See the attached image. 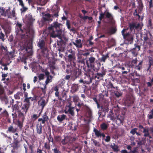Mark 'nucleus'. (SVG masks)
<instances>
[{"instance_id":"obj_51","label":"nucleus","mask_w":153,"mask_h":153,"mask_svg":"<svg viewBox=\"0 0 153 153\" xmlns=\"http://www.w3.org/2000/svg\"><path fill=\"white\" fill-rule=\"evenodd\" d=\"M68 59L70 61H73L74 59V55L72 54H69L68 56Z\"/></svg>"},{"instance_id":"obj_41","label":"nucleus","mask_w":153,"mask_h":153,"mask_svg":"<svg viewBox=\"0 0 153 153\" xmlns=\"http://www.w3.org/2000/svg\"><path fill=\"white\" fill-rule=\"evenodd\" d=\"M52 77L51 75L50 76L47 77L46 80L45 82V85H46L49 83L51 82Z\"/></svg>"},{"instance_id":"obj_21","label":"nucleus","mask_w":153,"mask_h":153,"mask_svg":"<svg viewBox=\"0 0 153 153\" xmlns=\"http://www.w3.org/2000/svg\"><path fill=\"white\" fill-rule=\"evenodd\" d=\"M71 104L70 103L69 105L67 106V107L68 108V112L70 114L71 116H74V107H71Z\"/></svg>"},{"instance_id":"obj_25","label":"nucleus","mask_w":153,"mask_h":153,"mask_svg":"<svg viewBox=\"0 0 153 153\" xmlns=\"http://www.w3.org/2000/svg\"><path fill=\"white\" fill-rule=\"evenodd\" d=\"M109 53H108L105 55H102V57L99 59L100 62H105L106 60L109 58Z\"/></svg>"},{"instance_id":"obj_57","label":"nucleus","mask_w":153,"mask_h":153,"mask_svg":"<svg viewBox=\"0 0 153 153\" xmlns=\"http://www.w3.org/2000/svg\"><path fill=\"white\" fill-rule=\"evenodd\" d=\"M40 3L41 5H44L47 2V0H38Z\"/></svg>"},{"instance_id":"obj_60","label":"nucleus","mask_w":153,"mask_h":153,"mask_svg":"<svg viewBox=\"0 0 153 153\" xmlns=\"http://www.w3.org/2000/svg\"><path fill=\"white\" fill-rule=\"evenodd\" d=\"M28 146L30 150V153H35L34 151L33 146L31 144L29 145Z\"/></svg>"},{"instance_id":"obj_62","label":"nucleus","mask_w":153,"mask_h":153,"mask_svg":"<svg viewBox=\"0 0 153 153\" xmlns=\"http://www.w3.org/2000/svg\"><path fill=\"white\" fill-rule=\"evenodd\" d=\"M64 79L66 80H71L72 81L71 79V75H67L65 77Z\"/></svg>"},{"instance_id":"obj_1","label":"nucleus","mask_w":153,"mask_h":153,"mask_svg":"<svg viewBox=\"0 0 153 153\" xmlns=\"http://www.w3.org/2000/svg\"><path fill=\"white\" fill-rule=\"evenodd\" d=\"M22 26L21 24L17 22L16 25L15 32L18 40L26 46L29 42V38L26 30L25 28L22 29Z\"/></svg>"},{"instance_id":"obj_20","label":"nucleus","mask_w":153,"mask_h":153,"mask_svg":"<svg viewBox=\"0 0 153 153\" xmlns=\"http://www.w3.org/2000/svg\"><path fill=\"white\" fill-rule=\"evenodd\" d=\"M124 121V119L123 117L121 116L118 115L116 118V123L118 126L121 125H123V123Z\"/></svg>"},{"instance_id":"obj_2","label":"nucleus","mask_w":153,"mask_h":153,"mask_svg":"<svg viewBox=\"0 0 153 153\" xmlns=\"http://www.w3.org/2000/svg\"><path fill=\"white\" fill-rule=\"evenodd\" d=\"M62 26L61 24L55 22L48 27V29L50 37L53 38L60 37L62 32L61 27Z\"/></svg>"},{"instance_id":"obj_61","label":"nucleus","mask_w":153,"mask_h":153,"mask_svg":"<svg viewBox=\"0 0 153 153\" xmlns=\"http://www.w3.org/2000/svg\"><path fill=\"white\" fill-rule=\"evenodd\" d=\"M22 8L20 10L22 12H25L27 10V8L25 7V5L22 6Z\"/></svg>"},{"instance_id":"obj_63","label":"nucleus","mask_w":153,"mask_h":153,"mask_svg":"<svg viewBox=\"0 0 153 153\" xmlns=\"http://www.w3.org/2000/svg\"><path fill=\"white\" fill-rule=\"evenodd\" d=\"M42 71L45 73V75L47 77L50 76V73L47 69H45L44 71Z\"/></svg>"},{"instance_id":"obj_55","label":"nucleus","mask_w":153,"mask_h":153,"mask_svg":"<svg viewBox=\"0 0 153 153\" xmlns=\"http://www.w3.org/2000/svg\"><path fill=\"white\" fill-rule=\"evenodd\" d=\"M116 27H111L110 33L111 34L114 33L117 31Z\"/></svg>"},{"instance_id":"obj_31","label":"nucleus","mask_w":153,"mask_h":153,"mask_svg":"<svg viewBox=\"0 0 153 153\" xmlns=\"http://www.w3.org/2000/svg\"><path fill=\"white\" fill-rule=\"evenodd\" d=\"M42 111H40L38 114H34L31 116V120L33 121H35L39 117Z\"/></svg>"},{"instance_id":"obj_23","label":"nucleus","mask_w":153,"mask_h":153,"mask_svg":"<svg viewBox=\"0 0 153 153\" xmlns=\"http://www.w3.org/2000/svg\"><path fill=\"white\" fill-rule=\"evenodd\" d=\"M97 72V73L95 74L94 78L96 81H98L101 80L104 75L101 73L98 72V71Z\"/></svg>"},{"instance_id":"obj_27","label":"nucleus","mask_w":153,"mask_h":153,"mask_svg":"<svg viewBox=\"0 0 153 153\" xmlns=\"http://www.w3.org/2000/svg\"><path fill=\"white\" fill-rule=\"evenodd\" d=\"M47 102H46L44 99H41L38 102V105L42 106V109H43L46 105Z\"/></svg>"},{"instance_id":"obj_52","label":"nucleus","mask_w":153,"mask_h":153,"mask_svg":"<svg viewBox=\"0 0 153 153\" xmlns=\"http://www.w3.org/2000/svg\"><path fill=\"white\" fill-rule=\"evenodd\" d=\"M10 11V9H8L5 10L3 12L1 13V15L3 16H7V14L8 11Z\"/></svg>"},{"instance_id":"obj_46","label":"nucleus","mask_w":153,"mask_h":153,"mask_svg":"<svg viewBox=\"0 0 153 153\" xmlns=\"http://www.w3.org/2000/svg\"><path fill=\"white\" fill-rule=\"evenodd\" d=\"M73 101L75 102H78L79 100V98L76 95H75L72 97Z\"/></svg>"},{"instance_id":"obj_38","label":"nucleus","mask_w":153,"mask_h":153,"mask_svg":"<svg viewBox=\"0 0 153 153\" xmlns=\"http://www.w3.org/2000/svg\"><path fill=\"white\" fill-rule=\"evenodd\" d=\"M19 143V141L17 140H16L14 141V143L12 146L14 149H17L18 147V144Z\"/></svg>"},{"instance_id":"obj_12","label":"nucleus","mask_w":153,"mask_h":153,"mask_svg":"<svg viewBox=\"0 0 153 153\" xmlns=\"http://www.w3.org/2000/svg\"><path fill=\"white\" fill-rule=\"evenodd\" d=\"M148 67L147 69V71H151V67L153 66V58L152 57L149 56L148 57Z\"/></svg>"},{"instance_id":"obj_34","label":"nucleus","mask_w":153,"mask_h":153,"mask_svg":"<svg viewBox=\"0 0 153 153\" xmlns=\"http://www.w3.org/2000/svg\"><path fill=\"white\" fill-rule=\"evenodd\" d=\"M111 148L113 149V151L115 152H117L119 151L118 147L117 145H115L114 143L111 146Z\"/></svg>"},{"instance_id":"obj_15","label":"nucleus","mask_w":153,"mask_h":153,"mask_svg":"<svg viewBox=\"0 0 153 153\" xmlns=\"http://www.w3.org/2000/svg\"><path fill=\"white\" fill-rule=\"evenodd\" d=\"M67 68L66 70V72L68 74L71 73V74L75 69L76 68L74 66H73L71 65H67Z\"/></svg>"},{"instance_id":"obj_43","label":"nucleus","mask_w":153,"mask_h":153,"mask_svg":"<svg viewBox=\"0 0 153 153\" xmlns=\"http://www.w3.org/2000/svg\"><path fill=\"white\" fill-rule=\"evenodd\" d=\"M2 115L6 118H7L9 116V114L6 109H4L3 111L1 113Z\"/></svg>"},{"instance_id":"obj_40","label":"nucleus","mask_w":153,"mask_h":153,"mask_svg":"<svg viewBox=\"0 0 153 153\" xmlns=\"http://www.w3.org/2000/svg\"><path fill=\"white\" fill-rule=\"evenodd\" d=\"M100 127L102 130H105L107 129L108 126L105 123H104L101 125Z\"/></svg>"},{"instance_id":"obj_33","label":"nucleus","mask_w":153,"mask_h":153,"mask_svg":"<svg viewBox=\"0 0 153 153\" xmlns=\"http://www.w3.org/2000/svg\"><path fill=\"white\" fill-rule=\"evenodd\" d=\"M139 6V9L141 11L144 7L142 0H137Z\"/></svg>"},{"instance_id":"obj_45","label":"nucleus","mask_w":153,"mask_h":153,"mask_svg":"<svg viewBox=\"0 0 153 153\" xmlns=\"http://www.w3.org/2000/svg\"><path fill=\"white\" fill-rule=\"evenodd\" d=\"M101 109H102V111L105 112H108V111L109 108L108 106L106 105L105 107L101 106Z\"/></svg>"},{"instance_id":"obj_8","label":"nucleus","mask_w":153,"mask_h":153,"mask_svg":"<svg viewBox=\"0 0 153 153\" xmlns=\"http://www.w3.org/2000/svg\"><path fill=\"white\" fill-rule=\"evenodd\" d=\"M124 103L128 106H131L134 102V99L131 95L127 94L124 98Z\"/></svg>"},{"instance_id":"obj_28","label":"nucleus","mask_w":153,"mask_h":153,"mask_svg":"<svg viewBox=\"0 0 153 153\" xmlns=\"http://www.w3.org/2000/svg\"><path fill=\"white\" fill-rule=\"evenodd\" d=\"M17 129L16 128H14L13 126L10 125L8 127L7 132V133L9 132L14 133L17 131Z\"/></svg>"},{"instance_id":"obj_9","label":"nucleus","mask_w":153,"mask_h":153,"mask_svg":"<svg viewBox=\"0 0 153 153\" xmlns=\"http://www.w3.org/2000/svg\"><path fill=\"white\" fill-rule=\"evenodd\" d=\"M81 71L76 68L71 74V79L74 81L77 78L79 77L81 74Z\"/></svg>"},{"instance_id":"obj_14","label":"nucleus","mask_w":153,"mask_h":153,"mask_svg":"<svg viewBox=\"0 0 153 153\" xmlns=\"http://www.w3.org/2000/svg\"><path fill=\"white\" fill-rule=\"evenodd\" d=\"M124 39H126L131 44L132 43L133 40V36L131 34H130L129 33H126V35Z\"/></svg>"},{"instance_id":"obj_4","label":"nucleus","mask_w":153,"mask_h":153,"mask_svg":"<svg viewBox=\"0 0 153 153\" xmlns=\"http://www.w3.org/2000/svg\"><path fill=\"white\" fill-rule=\"evenodd\" d=\"M37 45L41 50V52L44 56H47L48 54V50L47 44L43 39L39 40L37 43Z\"/></svg>"},{"instance_id":"obj_32","label":"nucleus","mask_w":153,"mask_h":153,"mask_svg":"<svg viewBox=\"0 0 153 153\" xmlns=\"http://www.w3.org/2000/svg\"><path fill=\"white\" fill-rule=\"evenodd\" d=\"M15 11L14 9L12 11V12H10V11H8L7 16L8 18H13L15 17Z\"/></svg>"},{"instance_id":"obj_56","label":"nucleus","mask_w":153,"mask_h":153,"mask_svg":"<svg viewBox=\"0 0 153 153\" xmlns=\"http://www.w3.org/2000/svg\"><path fill=\"white\" fill-rule=\"evenodd\" d=\"M114 95L117 97H119L122 94L118 92L117 91H114Z\"/></svg>"},{"instance_id":"obj_50","label":"nucleus","mask_w":153,"mask_h":153,"mask_svg":"<svg viewBox=\"0 0 153 153\" xmlns=\"http://www.w3.org/2000/svg\"><path fill=\"white\" fill-rule=\"evenodd\" d=\"M46 88L47 87L46 85H45L44 88H41L42 92L44 95H45L46 94Z\"/></svg>"},{"instance_id":"obj_59","label":"nucleus","mask_w":153,"mask_h":153,"mask_svg":"<svg viewBox=\"0 0 153 153\" xmlns=\"http://www.w3.org/2000/svg\"><path fill=\"white\" fill-rule=\"evenodd\" d=\"M52 150L53 153H61V152L56 147H55Z\"/></svg>"},{"instance_id":"obj_30","label":"nucleus","mask_w":153,"mask_h":153,"mask_svg":"<svg viewBox=\"0 0 153 153\" xmlns=\"http://www.w3.org/2000/svg\"><path fill=\"white\" fill-rule=\"evenodd\" d=\"M93 132L94 133L95 136L97 137H101V135L102 133L101 130H98L97 129L94 128L93 129Z\"/></svg>"},{"instance_id":"obj_35","label":"nucleus","mask_w":153,"mask_h":153,"mask_svg":"<svg viewBox=\"0 0 153 153\" xmlns=\"http://www.w3.org/2000/svg\"><path fill=\"white\" fill-rule=\"evenodd\" d=\"M143 132L144 133V136L145 137H147L149 134L148 128L144 129Z\"/></svg>"},{"instance_id":"obj_26","label":"nucleus","mask_w":153,"mask_h":153,"mask_svg":"<svg viewBox=\"0 0 153 153\" xmlns=\"http://www.w3.org/2000/svg\"><path fill=\"white\" fill-rule=\"evenodd\" d=\"M70 137L69 136H67L62 140L61 141V143L62 144L65 145L67 144L70 141Z\"/></svg>"},{"instance_id":"obj_19","label":"nucleus","mask_w":153,"mask_h":153,"mask_svg":"<svg viewBox=\"0 0 153 153\" xmlns=\"http://www.w3.org/2000/svg\"><path fill=\"white\" fill-rule=\"evenodd\" d=\"M67 117L64 114L59 115L57 117V120L60 123H62L65 119L67 120Z\"/></svg>"},{"instance_id":"obj_42","label":"nucleus","mask_w":153,"mask_h":153,"mask_svg":"<svg viewBox=\"0 0 153 153\" xmlns=\"http://www.w3.org/2000/svg\"><path fill=\"white\" fill-rule=\"evenodd\" d=\"M54 138L56 142H61L62 138L60 136H56L54 137Z\"/></svg>"},{"instance_id":"obj_54","label":"nucleus","mask_w":153,"mask_h":153,"mask_svg":"<svg viewBox=\"0 0 153 153\" xmlns=\"http://www.w3.org/2000/svg\"><path fill=\"white\" fill-rule=\"evenodd\" d=\"M106 70L105 69L104 67H102L101 68V69L100 70V73H101V74L105 76L106 74Z\"/></svg>"},{"instance_id":"obj_6","label":"nucleus","mask_w":153,"mask_h":153,"mask_svg":"<svg viewBox=\"0 0 153 153\" xmlns=\"http://www.w3.org/2000/svg\"><path fill=\"white\" fill-rule=\"evenodd\" d=\"M100 16H99V19L100 20L102 19L104 17L105 15V18L108 19V22L110 24L113 23V21L114 20V18L112 14L108 12H107L105 14V13L101 12L100 14Z\"/></svg>"},{"instance_id":"obj_3","label":"nucleus","mask_w":153,"mask_h":153,"mask_svg":"<svg viewBox=\"0 0 153 153\" xmlns=\"http://www.w3.org/2000/svg\"><path fill=\"white\" fill-rule=\"evenodd\" d=\"M95 58L92 56L86 60V63L88 68H91L94 71L97 72L99 70L101 64L100 63L99 64H97V66L96 67L95 65Z\"/></svg>"},{"instance_id":"obj_16","label":"nucleus","mask_w":153,"mask_h":153,"mask_svg":"<svg viewBox=\"0 0 153 153\" xmlns=\"http://www.w3.org/2000/svg\"><path fill=\"white\" fill-rule=\"evenodd\" d=\"M29 104L24 103L21 106V112L26 114L30 107Z\"/></svg>"},{"instance_id":"obj_53","label":"nucleus","mask_w":153,"mask_h":153,"mask_svg":"<svg viewBox=\"0 0 153 153\" xmlns=\"http://www.w3.org/2000/svg\"><path fill=\"white\" fill-rule=\"evenodd\" d=\"M137 128H135L132 129L131 131H130V133L132 134V135H134L137 132Z\"/></svg>"},{"instance_id":"obj_18","label":"nucleus","mask_w":153,"mask_h":153,"mask_svg":"<svg viewBox=\"0 0 153 153\" xmlns=\"http://www.w3.org/2000/svg\"><path fill=\"white\" fill-rule=\"evenodd\" d=\"M22 105V103L20 101H17L16 102V103L13 105V108L14 109L17 111H19L20 108L21 107Z\"/></svg>"},{"instance_id":"obj_17","label":"nucleus","mask_w":153,"mask_h":153,"mask_svg":"<svg viewBox=\"0 0 153 153\" xmlns=\"http://www.w3.org/2000/svg\"><path fill=\"white\" fill-rule=\"evenodd\" d=\"M74 45L78 48H82L83 45L82 41L80 39H78L75 40V42H73Z\"/></svg>"},{"instance_id":"obj_36","label":"nucleus","mask_w":153,"mask_h":153,"mask_svg":"<svg viewBox=\"0 0 153 153\" xmlns=\"http://www.w3.org/2000/svg\"><path fill=\"white\" fill-rule=\"evenodd\" d=\"M147 117L149 120L153 119V108L151 109L147 115Z\"/></svg>"},{"instance_id":"obj_10","label":"nucleus","mask_w":153,"mask_h":153,"mask_svg":"<svg viewBox=\"0 0 153 153\" xmlns=\"http://www.w3.org/2000/svg\"><path fill=\"white\" fill-rule=\"evenodd\" d=\"M119 68L123 71H122V72L123 74H127V73L130 71L131 69L130 68H129V65H122L121 66L120 65L119 67Z\"/></svg>"},{"instance_id":"obj_49","label":"nucleus","mask_w":153,"mask_h":153,"mask_svg":"<svg viewBox=\"0 0 153 153\" xmlns=\"http://www.w3.org/2000/svg\"><path fill=\"white\" fill-rule=\"evenodd\" d=\"M4 35L1 31L0 32V39H1L2 41H4L5 40Z\"/></svg>"},{"instance_id":"obj_39","label":"nucleus","mask_w":153,"mask_h":153,"mask_svg":"<svg viewBox=\"0 0 153 153\" xmlns=\"http://www.w3.org/2000/svg\"><path fill=\"white\" fill-rule=\"evenodd\" d=\"M44 148L47 150L49 151L50 149L51 146L50 145V143L49 142H45L44 143Z\"/></svg>"},{"instance_id":"obj_58","label":"nucleus","mask_w":153,"mask_h":153,"mask_svg":"<svg viewBox=\"0 0 153 153\" xmlns=\"http://www.w3.org/2000/svg\"><path fill=\"white\" fill-rule=\"evenodd\" d=\"M45 75L43 74H40L38 78L39 80L43 79L44 78Z\"/></svg>"},{"instance_id":"obj_11","label":"nucleus","mask_w":153,"mask_h":153,"mask_svg":"<svg viewBox=\"0 0 153 153\" xmlns=\"http://www.w3.org/2000/svg\"><path fill=\"white\" fill-rule=\"evenodd\" d=\"M140 26V24L139 23H136L135 22H132L130 23L129 24V27L130 30L131 31L135 29L137 30L139 28Z\"/></svg>"},{"instance_id":"obj_64","label":"nucleus","mask_w":153,"mask_h":153,"mask_svg":"<svg viewBox=\"0 0 153 153\" xmlns=\"http://www.w3.org/2000/svg\"><path fill=\"white\" fill-rule=\"evenodd\" d=\"M93 142L95 146H97L98 147L100 146V144L99 142L95 140H94L93 141Z\"/></svg>"},{"instance_id":"obj_13","label":"nucleus","mask_w":153,"mask_h":153,"mask_svg":"<svg viewBox=\"0 0 153 153\" xmlns=\"http://www.w3.org/2000/svg\"><path fill=\"white\" fill-rule=\"evenodd\" d=\"M46 112H45L42 116V118H40L38 119L39 122L42 121V124H45V122H47L48 120V117L46 115Z\"/></svg>"},{"instance_id":"obj_24","label":"nucleus","mask_w":153,"mask_h":153,"mask_svg":"<svg viewBox=\"0 0 153 153\" xmlns=\"http://www.w3.org/2000/svg\"><path fill=\"white\" fill-rule=\"evenodd\" d=\"M26 114L25 113H22L20 111H19L18 113V120L24 121Z\"/></svg>"},{"instance_id":"obj_5","label":"nucleus","mask_w":153,"mask_h":153,"mask_svg":"<svg viewBox=\"0 0 153 153\" xmlns=\"http://www.w3.org/2000/svg\"><path fill=\"white\" fill-rule=\"evenodd\" d=\"M137 61V58H135L134 59H133L131 62L128 65L129 68H130L131 69L134 68L138 70H140L142 67L143 61V60L138 61L139 62L138 65H137L136 64Z\"/></svg>"},{"instance_id":"obj_7","label":"nucleus","mask_w":153,"mask_h":153,"mask_svg":"<svg viewBox=\"0 0 153 153\" xmlns=\"http://www.w3.org/2000/svg\"><path fill=\"white\" fill-rule=\"evenodd\" d=\"M58 11L57 10L54 14L52 15L49 13L45 14L42 18L43 20L45 22L49 21H52L53 19V18L58 17Z\"/></svg>"},{"instance_id":"obj_22","label":"nucleus","mask_w":153,"mask_h":153,"mask_svg":"<svg viewBox=\"0 0 153 153\" xmlns=\"http://www.w3.org/2000/svg\"><path fill=\"white\" fill-rule=\"evenodd\" d=\"M79 90V86L78 84H73L71 87V92L72 93H74L77 91Z\"/></svg>"},{"instance_id":"obj_44","label":"nucleus","mask_w":153,"mask_h":153,"mask_svg":"<svg viewBox=\"0 0 153 153\" xmlns=\"http://www.w3.org/2000/svg\"><path fill=\"white\" fill-rule=\"evenodd\" d=\"M78 58L79 59L78 62L79 63L82 64H85V59H82V56L80 54L79 55Z\"/></svg>"},{"instance_id":"obj_48","label":"nucleus","mask_w":153,"mask_h":153,"mask_svg":"<svg viewBox=\"0 0 153 153\" xmlns=\"http://www.w3.org/2000/svg\"><path fill=\"white\" fill-rule=\"evenodd\" d=\"M24 121H22L20 120L17 121L18 126L20 129H22L23 127V123Z\"/></svg>"},{"instance_id":"obj_37","label":"nucleus","mask_w":153,"mask_h":153,"mask_svg":"<svg viewBox=\"0 0 153 153\" xmlns=\"http://www.w3.org/2000/svg\"><path fill=\"white\" fill-rule=\"evenodd\" d=\"M72 149L74 151L78 152L80 150V147L78 144H76L75 146H73Z\"/></svg>"},{"instance_id":"obj_47","label":"nucleus","mask_w":153,"mask_h":153,"mask_svg":"<svg viewBox=\"0 0 153 153\" xmlns=\"http://www.w3.org/2000/svg\"><path fill=\"white\" fill-rule=\"evenodd\" d=\"M31 97H27L25 98V99H24V102H26V104H29V105L30 106V99H31Z\"/></svg>"},{"instance_id":"obj_29","label":"nucleus","mask_w":153,"mask_h":153,"mask_svg":"<svg viewBox=\"0 0 153 153\" xmlns=\"http://www.w3.org/2000/svg\"><path fill=\"white\" fill-rule=\"evenodd\" d=\"M36 129L37 133L39 134H41L42 133V126L41 124H38L36 125Z\"/></svg>"}]
</instances>
